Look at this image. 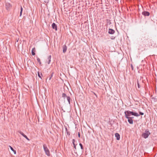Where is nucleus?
Returning <instances> with one entry per match:
<instances>
[{"mask_svg":"<svg viewBox=\"0 0 157 157\" xmlns=\"http://www.w3.org/2000/svg\"><path fill=\"white\" fill-rule=\"evenodd\" d=\"M139 113L140 114H139L136 113L134 112L129 110L125 111L124 112V117L128 119V121L129 124H132L133 123V121L132 119L129 118V116H130L131 115H133L138 117L140 116V115H143L144 114L143 113L141 112H139Z\"/></svg>","mask_w":157,"mask_h":157,"instance_id":"nucleus-1","label":"nucleus"},{"mask_svg":"<svg viewBox=\"0 0 157 157\" xmlns=\"http://www.w3.org/2000/svg\"><path fill=\"white\" fill-rule=\"evenodd\" d=\"M151 134L150 132H149L148 129H146L144 132L142 134V136L145 139L147 138Z\"/></svg>","mask_w":157,"mask_h":157,"instance_id":"nucleus-2","label":"nucleus"},{"mask_svg":"<svg viewBox=\"0 0 157 157\" xmlns=\"http://www.w3.org/2000/svg\"><path fill=\"white\" fill-rule=\"evenodd\" d=\"M43 148L45 153V154L48 156L50 155V153L49 150L46 144H44L43 145Z\"/></svg>","mask_w":157,"mask_h":157,"instance_id":"nucleus-3","label":"nucleus"},{"mask_svg":"<svg viewBox=\"0 0 157 157\" xmlns=\"http://www.w3.org/2000/svg\"><path fill=\"white\" fill-rule=\"evenodd\" d=\"M142 14L144 16H149L150 15V13L148 11H144L142 12Z\"/></svg>","mask_w":157,"mask_h":157,"instance_id":"nucleus-4","label":"nucleus"},{"mask_svg":"<svg viewBox=\"0 0 157 157\" xmlns=\"http://www.w3.org/2000/svg\"><path fill=\"white\" fill-rule=\"evenodd\" d=\"M52 26L53 29H55L56 31H57V26L55 23H53Z\"/></svg>","mask_w":157,"mask_h":157,"instance_id":"nucleus-5","label":"nucleus"},{"mask_svg":"<svg viewBox=\"0 0 157 157\" xmlns=\"http://www.w3.org/2000/svg\"><path fill=\"white\" fill-rule=\"evenodd\" d=\"M67 48L66 45H64L63 46V52L64 53H65L66 52V51L67 50Z\"/></svg>","mask_w":157,"mask_h":157,"instance_id":"nucleus-6","label":"nucleus"},{"mask_svg":"<svg viewBox=\"0 0 157 157\" xmlns=\"http://www.w3.org/2000/svg\"><path fill=\"white\" fill-rule=\"evenodd\" d=\"M115 33V31L112 29H109V30L108 33L110 34H113Z\"/></svg>","mask_w":157,"mask_h":157,"instance_id":"nucleus-7","label":"nucleus"},{"mask_svg":"<svg viewBox=\"0 0 157 157\" xmlns=\"http://www.w3.org/2000/svg\"><path fill=\"white\" fill-rule=\"evenodd\" d=\"M115 136L116 137L117 140H119L120 139V136L118 133H116L115 134Z\"/></svg>","mask_w":157,"mask_h":157,"instance_id":"nucleus-8","label":"nucleus"},{"mask_svg":"<svg viewBox=\"0 0 157 157\" xmlns=\"http://www.w3.org/2000/svg\"><path fill=\"white\" fill-rule=\"evenodd\" d=\"M51 55L49 56L48 58V64H49L50 62H51Z\"/></svg>","mask_w":157,"mask_h":157,"instance_id":"nucleus-9","label":"nucleus"},{"mask_svg":"<svg viewBox=\"0 0 157 157\" xmlns=\"http://www.w3.org/2000/svg\"><path fill=\"white\" fill-rule=\"evenodd\" d=\"M35 51L36 50L35 48H33L32 51V54L33 56H34L35 55Z\"/></svg>","mask_w":157,"mask_h":157,"instance_id":"nucleus-10","label":"nucleus"},{"mask_svg":"<svg viewBox=\"0 0 157 157\" xmlns=\"http://www.w3.org/2000/svg\"><path fill=\"white\" fill-rule=\"evenodd\" d=\"M68 96H67L66 94L64 93H63L62 94V97L64 99L66 98H67V97Z\"/></svg>","mask_w":157,"mask_h":157,"instance_id":"nucleus-11","label":"nucleus"},{"mask_svg":"<svg viewBox=\"0 0 157 157\" xmlns=\"http://www.w3.org/2000/svg\"><path fill=\"white\" fill-rule=\"evenodd\" d=\"M9 146L11 150L15 154L16 153V151L15 150H14L13 149V148L11 146Z\"/></svg>","mask_w":157,"mask_h":157,"instance_id":"nucleus-12","label":"nucleus"},{"mask_svg":"<svg viewBox=\"0 0 157 157\" xmlns=\"http://www.w3.org/2000/svg\"><path fill=\"white\" fill-rule=\"evenodd\" d=\"M67 100L68 101V102L69 104H70V100H71V98L69 96H68L67 97Z\"/></svg>","mask_w":157,"mask_h":157,"instance_id":"nucleus-13","label":"nucleus"},{"mask_svg":"<svg viewBox=\"0 0 157 157\" xmlns=\"http://www.w3.org/2000/svg\"><path fill=\"white\" fill-rule=\"evenodd\" d=\"M6 9H7V8H9L10 6V4L9 3H6Z\"/></svg>","mask_w":157,"mask_h":157,"instance_id":"nucleus-14","label":"nucleus"},{"mask_svg":"<svg viewBox=\"0 0 157 157\" xmlns=\"http://www.w3.org/2000/svg\"><path fill=\"white\" fill-rule=\"evenodd\" d=\"M53 74H54V73L53 72H52L51 73V75H50L49 76V80H50L52 78V77L53 76Z\"/></svg>","mask_w":157,"mask_h":157,"instance_id":"nucleus-15","label":"nucleus"},{"mask_svg":"<svg viewBox=\"0 0 157 157\" xmlns=\"http://www.w3.org/2000/svg\"><path fill=\"white\" fill-rule=\"evenodd\" d=\"M37 61L39 63V64L40 65H41V63L40 61V59L38 57L37 58Z\"/></svg>","mask_w":157,"mask_h":157,"instance_id":"nucleus-16","label":"nucleus"},{"mask_svg":"<svg viewBox=\"0 0 157 157\" xmlns=\"http://www.w3.org/2000/svg\"><path fill=\"white\" fill-rule=\"evenodd\" d=\"M18 132L19 133H20L21 135H22V136H23L24 135V134L22 132H21V131H18Z\"/></svg>","mask_w":157,"mask_h":157,"instance_id":"nucleus-17","label":"nucleus"},{"mask_svg":"<svg viewBox=\"0 0 157 157\" xmlns=\"http://www.w3.org/2000/svg\"><path fill=\"white\" fill-rule=\"evenodd\" d=\"M79 145L81 147V149L83 150L84 148H83V146H82V144L81 143H80Z\"/></svg>","mask_w":157,"mask_h":157,"instance_id":"nucleus-18","label":"nucleus"},{"mask_svg":"<svg viewBox=\"0 0 157 157\" xmlns=\"http://www.w3.org/2000/svg\"><path fill=\"white\" fill-rule=\"evenodd\" d=\"M75 139H73L72 140V143H73V145H74V146H75V145H76L75 144Z\"/></svg>","mask_w":157,"mask_h":157,"instance_id":"nucleus-19","label":"nucleus"},{"mask_svg":"<svg viewBox=\"0 0 157 157\" xmlns=\"http://www.w3.org/2000/svg\"><path fill=\"white\" fill-rule=\"evenodd\" d=\"M38 75L39 78H41V77L40 76V73L38 72Z\"/></svg>","mask_w":157,"mask_h":157,"instance_id":"nucleus-20","label":"nucleus"},{"mask_svg":"<svg viewBox=\"0 0 157 157\" xmlns=\"http://www.w3.org/2000/svg\"><path fill=\"white\" fill-rule=\"evenodd\" d=\"M131 67L132 70H134V67L132 64H131Z\"/></svg>","mask_w":157,"mask_h":157,"instance_id":"nucleus-21","label":"nucleus"},{"mask_svg":"<svg viewBox=\"0 0 157 157\" xmlns=\"http://www.w3.org/2000/svg\"><path fill=\"white\" fill-rule=\"evenodd\" d=\"M67 133V135L69 136L70 135V132L69 131H66Z\"/></svg>","mask_w":157,"mask_h":157,"instance_id":"nucleus-22","label":"nucleus"},{"mask_svg":"<svg viewBox=\"0 0 157 157\" xmlns=\"http://www.w3.org/2000/svg\"><path fill=\"white\" fill-rule=\"evenodd\" d=\"M24 137L26 138L27 140H29V138H28V137L27 136H25V137Z\"/></svg>","mask_w":157,"mask_h":157,"instance_id":"nucleus-23","label":"nucleus"},{"mask_svg":"<svg viewBox=\"0 0 157 157\" xmlns=\"http://www.w3.org/2000/svg\"><path fill=\"white\" fill-rule=\"evenodd\" d=\"M137 85H138V87L139 88H140V84H139V82H138V81H137Z\"/></svg>","mask_w":157,"mask_h":157,"instance_id":"nucleus-24","label":"nucleus"},{"mask_svg":"<svg viewBox=\"0 0 157 157\" xmlns=\"http://www.w3.org/2000/svg\"><path fill=\"white\" fill-rule=\"evenodd\" d=\"M129 118L131 119H132L134 118V117H130V116H129Z\"/></svg>","mask_w":157,"mask_h":157,"instance_id":"nucleus-25","label":"nucleus"},{"mask_svg":"<svg viewBox=\"0 0 157 157\" xmlns=\"http://www.w3.org/2000/svg\"><path fill=\"white\" fill-rule=\"evenodd\" d=\"M65 130H66V132L68 131L67 130V128L66 127H65Z\"/></svg>","mask_w":157,"mask_h":157,"instance_id":"nucleus-26","label":"nucleus"},{"mask_svg":"<svg viewBox=\"0 0 157 157\" xmlns=\"http://www.w3.org/2000/svg\"><path fill=\"white\" fill-rule=\"evenodd\" d=\"M78 137H80V134L79 132L78 133Z\"/></svg>","mask_w":157,"mask_h":157,"instance_id":"nucleus-27","label":"nucleus"},{"mask_svg":"<svg viewBox=\"0 0 157 157\" xmlns=\"http://www.w3.org/2000/svg\"><path fill=\"white\" fill-rule=\"evenodd\" d=\"M22 10H23V8H22V6H21V11H22Z\"/></svg>","mask_w":157,"mask_h":157,"instance_id":"nucleus-28","label":"nucleus"},{"mask_svg":"<svg viewBox=\"0 0 157 157\" xmlns=\"http://www.w3.org/2000/svg\"><path fill=\"white\" fill-rule=\"evenodd\" d=\"M22 11H20V16H21L22 15Z\"/></svg>","mask_w":157,"mask_h":157,"instance_id":"nucleus-29","label":"nucleus"},{"mask_svg":"<svg viewBox=\"0 0 157 157\" xmlns=\"http://www.w3.org/2000/svg\"><path fill=\"white\" fill-rule=\"evenodd\" d=\"M94 93V94L96 96L97 98V94Z\"/></svg>","mask_w":157,"mask_h":157,"instance_id":"nucleus-30","label":"nucleus"},{"mask_svg":"<svg viewBox=\"0 0 157 157\" xmlns=\"http://www.w3.org/2000/svg\"><path fill=\"white\" fill-rule=\"evenodd\" d=\"M74 147L75 148V149H76V145L74 146Z\"/></svg>","mask_w":157,"mask_h":157,"instance_id":"nucleus-31","label":"nucleus"},{"mask_svg":"<svg viewBox=\"0 0 157 157\" xmlns=\"http://www.w3.org/2000/svg\"><path fill=\"white\" fill-rule=\"evenodd\" d=\"M25 135L24 134V135L23 136L24 137H25Z\"/></svg>","mask_w":157,"mask_h":157,"instance_id":"nucleus-32","label":"nucleus"},{"mask_svg":"<svg viewBox=\"0 0 157 157\" xmlns=\"http://www.w3.org/2000/svg\"><path fill=\"white\" fill-rule=\"evenodd\" d=\"M42 76V74L41 73V74H40Z\"/></svg>","mask_w":157,"mask_h":157,"instance_id":"nucleus-33","label":"nucleus"},{"mask_svg":"<svg viewBox=\"0 0 157 157\" xmlns=\"http://www.w3.org/2000/svg\"><path fill=\"white\" fill-rule=\"evenodd\" d=\"M116 1H118V0H115Z\"/></svg>","mask_w":157,"mask_h":157,"instance_id":"nucleus-34","label":"nucleus"}]
</instances>
